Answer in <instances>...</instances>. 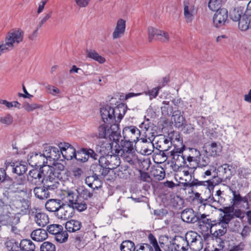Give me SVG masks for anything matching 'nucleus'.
<instances>
[{
  "instance_id": "f257e3e1",
  "label": "nucleus",
  "mask_w": 251,
  "mask_h": 251,
  "mask_svg": "<svg viewBox=\"0 0 251 251\" xmlns=\"http://www.w3.org/2000/svg\"><path fill=\"white\" fill-rule=\"evenodd\" d=\"M12 172L17 175L13 177L8 178L6 181V186L15 190V193L25 192L24 185L26 183L25 177L24 174L27 170V165L25 162H16L11 165Z\"/></svg>"
},
{
  "instance_id": "f03ea898",
  "label": "nucleus",
  "mask_w": 251,
  "mask_h": 251,
  "mask_svg": "<svg viewBox=\"0 0 251 251\" xmlns=\"http://www.w3.org/2000/svg\"><path fill=\"white\" fill-rule=\"evenodd\" d=\"M126 112V107L124 104H119L115 108L109 105L100 108L101 119L105 124H110L114 122H120Z\"/></svg>"
},
{
  "instance_id": "7ed1b4c3",
  "label": "nucleus",
  "mask_w": 251,
  "mask_h": 251,
  "mask_svg": "<svg viewBox=\"0 0 251 251\" xmlns=\"http://www.w3.org/2000/svg\"><path fill=\"white\" fill-rule=\"evenodd\" d=\"M24 32L20 28L12 29L8 32L5 38V44L0 46V55L22 42Z\"/></svg>"
},
{
  "instance_id": "20e7f679",
  "label": "nucleus",
  "mask_w": 251,
  "mask_h": 251,
  "mask_svg": "<svg viewBox=\"0 0 251 251\" xmlns=\"http://www.w3.org/2000/svg\"><path fill=\"white\" fill-rule=\"evenodd\" d=\"M225 180L219 177L218 176H214L211 179H208L205 180L200 181L198 179L191 178L189 181L184 183V186L187 187H197L203 186L208 189V193H210V189H213L214 186L219 184Z\"/></svg>"
},
{
  "instance_id": "39448f33",
  "label": "nucleus",
  "mask_w": 251,
  "mask_h": 251,
  "mask_svg": "<svg viewBox=\"0 0 251 251\" xmlns=\"http://www.w3.org/2000/svg\"><path fill=\"white\" fill-rule=\"evenodd\" d=\"M36 168L30 170L28 173V180L35 185H39L44 182L46 176L49 173L50 166L45 167Z\"/></svg>"
},
{
  "instance_id": "423d86ee",
  "label": "nucleus",
  "mask_w": 251,
  "mask_h": 251,
  "mask_svg": "<svg viewBox=\"0 0 251 251\" xmlns=\"http://www.w3.org/2000/svg\"><path fill=\"white\" fill-rule=\"evenodd\" d=\"M66 196L69 202L68 204L78 211L81 212L87 209V204L80 199L77 192L68 190L66 192Z\"/></svg>"
},
{
  "instance_id": "0eeeda50",
  "label": "nucleus",
  "mask_w": 251,
  "mask_h": 251,
  "mask_svg": "<svg viewBox=\"0 0 251 251\" xmlns=\"http://www.w3.org/2000/svg\"><path fill=\"white\" fill-rule=\"evenodd\" d=\"M188 246L193 251H199L203 247L202 239L196 232L190 231L185 236Z\"/></svg>"
},
{
  "instance_id": "6e6552de",
  "label": "nucleus",
  "mask_w": 251,
  "mask_h": 251,
  "mask_svg": "<svg viewBox=\"0 0 251 251\" xmlns=\"http://www.w3.org/2000/svg\"><path fill=\"white\" fill-rule=\"evenodd\" d=\"M27 161L32 167L36 168L45 167L47 166V159L44 154V152L37 153L36 152H30L27 156Z\"/></svg>"
},
{
  "instance_id": "1a4fd4ad",
  "label": "nucleus",
  "mask_w": 251,
  "mask_h": 251,
  "mask_svg": "<svg viewBox=\"0 0 251 251\" xmlns=\"http://www.w3.org/2000/svg\"><path fill=\"white\" fill-rule=\"evenodd\" d=\"M113 145V142L110 139L103 138L99 140L95 150L96 152L99 153L101 156H105L109 154L110 152H114Z\"/></svg>"
},
{
  "instance_id": "9d476101",
  "label": "nucleus",
  "mask_w": 251,
  "mask_h": 251,
  "mask_svg": "<svg viewBox=\"0 0 251 251\" xmlns=\"http://www.w3.org/2000/svg\"><path fill=\"white\" fill-rule=\"evenodd\" d=\"M112 154H108L105 156H101V163L105 164L106 167L110 171V170H113L119 167L121 164V160L119 156L120 155H117L115 153V149Z\"/></svg>"
},
{
  "instance_id": "9b49d317",
  "label": "nucleus",
  "mask_w": 251,
  "mask_h": 251,
  "mask_svg": "<svg viewBox=\"0 0 251 251\" xmlns=\"http://www.w3.org/2000/svg\"><path fill=\"white\" fill-rule=\"evenodd\" d=\"M148 39L151 42L153 39L159 40L163 42H167L169 40L168 33L150 26L148 29Z\"/></svg>"
},
{
  "instance_id": "f8f14e48",
  "label": "nucleus",
  "mask_w": 251,
  "mask_h": 251,
  "mask_svg": "<svg viewBox=\"0 0 251 251\" xmlns=\"http://www.w3.org/2000/svg\"><path fill=\"white\" fill-rule=\"evenodd\" d=\"M198 223L199 226L202 230L208 231L210 230L211 232V229L213 227L217 226H220V223H217L216 220H212L209 218V215H205V214H201L198 216Z\"/></svg>"
},
{
  "instance_id": "ddd939ff",
  "label": "nucleus",
  "mask_w": 251,
  "mask_h": 251,
  "mask_svg": "<svg viewBox=\"0 0 251 251\" xmlns=\"http://www.w3.org/2000/svg\"><path fill=\"white\" fill-rule=\"evenodd\" d=\"M227 18L228 11L226 8H222L217 10L213 17L214 25L217 28L224 26L227 20Z\"/></svg>"
},
{
  "instance_id": "4468645a",
  "label": "nucleus",
  "mask_w": 251,
  "mask_h": 251,
  "mask_svg": "<svg viewBox=\"0 0 251 251\" xmlns=\"http://www.w3.org/2000/svg\"><path fill=\"white\" fill-rule=\"evenodd\" d=\"M133 142L128 139L122 140L120 145L117 144L118 147H117V145L115 146V153H117V155L123 156L126 153L131 152L133 150Z\"/></svg>"
},
{
  "instance_id": "2eb2a0df",
  "label": "nucleus",
  "mask_w": 251,
  "mask_h": 251,
  "mask_svg": "<svg viewBox=\"0 0 251 251\" xmlns=\"http://www.w3.org/2000/svg\"><path fill=\"white\" fill-rule=\"evenodd\" d=\"M141 132V131L134 126H126L123 130L124 138L131 140L136 143L139 141Z\"/></svg>"
},
{
  "instance_id": "dca6fc26",
  "label": "nucleus",
  "mask_w": 251,
  "mask_h": 251,
  "mask_svg": "<svg viewBox=\"0 0 251 251\" xmlns=\"http://www.w3.org/2000/svg\"><path fill=\"white\" fill-rule=\"evenodd\" d=\"M148 239L150 244L143 243L140 245L136 251H154L152 247L154 248V251H162L158 245L157 240L152 234H149Z\"/></svg>"
},
{
  "instance_id": "f3484780",
  "label": "nucleus",
  "mask_w": 251,
  "mask_h": 251,
  "mask_svg": "<svg viewBox=\"0 0 251 251\" xmlns=\"http://www.w3.org/2000/svg\"><path fill=\"white\" fill-rule=\"evenodd\" d=\"M29 214L30 217L34 218V221L39 226L44 227L49 222L48 216L43 212H39L36 209L29 211Z\"/></svg>"
},
{
  "instance_id": "a211bd4d",
  "label": "nucleus",
  "mask_w": 251,
  "mask_h": 251,
  "mask_svg": "<svg viewBox=\"0 0 251 251\" xmlns=\"http://www.w3.org/2000/svg\"><path fill=\"white\" fill-rule=\"evenodd\" d=\"M75 209L69 204H64L63 202L60 207L57 210L55 215L58 219L66 220L74 215Z\"/></svg>"
},
{
  "instance_id": "6ab92c4d",
  "label": "nucleus",
  "mask_w": 251,
  "mask_h": 251,
  "mask_svg": "<svg viewBox=\"0 0 251 251\" xmlns=\"http://www.w3.org/2000/svg\"><path fill=\"white\" fill-rule=\"evenodd\" d=\"M167 246L176 251H185L189 247L185 238L181 236H176L173 243Z\"/></svg>"
},
{
  "instance_id": "aec40b11",
  "label": "nucleus",
  "mask_w": 251,
  "mask_h": 251,
  "mask_svg": "<svg viewBox=\"0 0 251 251\" xmlns=\"http://www.w3.org/2000/svg\"><path fill=\"white\" fill-rule=\"evenodd\" d=\"M61 154L63 158L67 160H71L75 157V149L69 143H60L59 146Z\"/></svg>"
},
{
  "instance_id": "412c9836",
  "label": "nucleus",
  "mask_w": 251,
  "mask_h": 251,
  "mask_svg": "<svg viewBox=\"0 0 251 251\" xmlns=\"http://www.w3.org/2000/svg\"><path fill=\"white\" fill-rule=\"evenodd\" d=\"M91 169L93 171V175L97 176H105L109 173L105 164L101 163V157L99 159V163L93 164L91 166Z\"/></svg>"
},
{
  "instance_id": "4be33fe9",
  "label": "nucleus",
  "mask_w": 251,
  "mask_h": 251,
  "mask_svg": "<svg viewBox=\"0 0 251 251\" xmlns=\"http://www.w3.org/2000/svg\"><path fill=\"white\" fill-rule=\"evenodd\" d=\"M43 152L47 160H57L60 158V149L57 147L47 146L44 148Z\"/></svg>"
},
{
  "instance_id": "5701e85b",
  "label": "nucleus",
  "mask_w": 251,
  "mask_h": 251,
  "mask_svg": "<svg viewBox=\"0 0 251 251\" xmlns=\"http://www.w3.org/2000/svg\"><path fill=\"white\" fill-rule=\"evenodd\" d=\"M198 216L191 208H186L181 213V218L187 223H195L198 220Z\"/></svg>"
},
{
  "instance_id": "b1692460",
  "label": "nucleus",
  "mask_w": 251,
  "mask_h": 251,
  "mask_svg": "<svg viewBox=\"0 0 251 251\" xmlns=\"http://www.w3.org/2000/svg\"><path fill=\"white\" fill-rule=\"evenodd\" d=\"M126 20L119 19L117 22L116 27L112 33L113 39L120 38L125 33L126 30Z\"/></svg>"
},
{
  "instance_id": "393cba45",
  "label": "nucleus",
  "mask_w": 251,
  "mask_h": 251,
  "mask_svg": "<svg viewBox=\"0 0 251 251\" xmlns=\"http://www.w3.org/2000/svg\"><path fill=\"white\" fill-rule=\"evenodd\" d=\"M196 10L194 5H189L186 1L184 2V16L187 23H191L194 19Z\"/></svg>"
},
{
  "instance_id": "a878e982",
  "label": "nucleus",
  "mask_w": 251,
  "mask_h": 251,
  "mask_svg": "<svg viewBox=\"0 0 251 251\" xmlns=\"http://www.w3.org/2000/svg\"><path fill=\"white\" fill-rule=\"evenodd\" d=\"M33 193L36 198L42 200L47 199L52 195L51 192L49 191L44 186L35 187Z\"/></svg>"
},
{
  "instance_id": "bb28decb",
  "label": "nucleus",
  "mask_w": 251,
  "mask_h": 251,
  "mask_svg": "<svg viewBox=\"0 0 251 251\" xmlns=\"http://www.w3.org/2000/svg\"><path fill=\"white\" fill-rule=\"evenodd\" d=\"M62 203L63 201L59 199H50L46 202L45 207L48 211L54 212L55 214Z\"/></svg>"
},
{
  "instance_id": "cd10ccee",
  "label": "nucleus",
  "mask_w": 251,
  "mask_h": 251,
  "mask_svg": "<svg viewBox=\"0 0 251 251\" xmlns=\"http://www.w3.org/2000/svg\"><path fill=\"white\" fill-rule=\"evenodd\" d=\"M172 119L174 122L175 126L178 128L182 127L185 122L183 112H181L180 110H175L173 112Z\"/></svg>"
},
{
  "instance_id": "c85d7f7f",
  "label": "nucleus",
  "mask_w": 251,
  "mask_h": 251,
  "mask_svg": "<svg viewBox=\"0 0 251 251\" xmlns=\"http://www.w3.org/2000/svg\"><path fill=\"white\" fill-rule=\"evenodd\" d=\"M47 230L39 228L34 230L30 234L32 240L37 242H42L48 238Z\"/></svg>"
},
{
  "instance_id": "c756f323",
  "label": "nucleus",
  "mask_w": 251,
  "mask_h": 251,
  "mask_svg": "<svg viewBox=\"0 0 251 251\" xmlns=\"http://www.w3.org/2000/svg\"><path fill=\"white\" fill-rule=\"evenodd\" d=\"M4 244L7 251H21L20 243L15 239L7 238Z\"/></svg>"
},
{
  "instance_id": "7c9ffc66",
  "label": "nucleus",
  "mask_w": 251,
  "mask_h": 251,
  "mask_svg": "<svg viewBox=\"0 0 251 251\" xmlns=\"http://www.w3.org/2000/svg\"><path fill=\"white\" fill-rule=\"evenodd\" d=\"M81 226V223L80 221L75 220L69 221L65 224V228L69 232H75L79 230Z\"/></svg>"
},
{
  "instance_id": "2f4dec72",
  "label": "nucleus",
  "mask_w": 251,
  "mask_h": 251,
  "mask_svg": "<svg viewBox=\"0 0 251 251\" xmlns=\"http://www.w3.org/2000/svg\"><path fill=\"white\" fill-rule=\"evenodd\" d=\"M173 160V162L178 166H187L190 169H196L195 167H189V164H187L186 162V155H184L183 153L176 154L171 155Z\"/></svg>"
},
{
  "instance_id": "473e14b6",
  "label": "nucleus",
  "mask_w": 251,
  "mask_h": 251,
  "mask_svg": "<svg viewBox=\"0 0 251 251\" xmlns=\"http://www.w3.org/2000/svg\"><path fill=\"white\" fill-rule=\"evenodd\" d=\"M20 243L21 251H35V245L30 240L22 239Z\"/></svg>"
},
{
  "instance_id": "72a5a7b5",
  "label": "nucleus",
  "mask_w": 251,
  "mask_h": 251,
  "mask_svg": "<svg viewBox=\"0 0 251 251\" xmlns=\"http://www.w3.org/2000/svg\"><path fill=\"white\" fill-rule=\"evenodd\" d=\"M244 13V8L238 7L230 11L229 17L232 21L237 22L242 18Z\"/></svg>"
},
{
  "instance_id": "f704fd0d",
  "label": "nucleus",
  "mask_w": 251,
  "mask_h": 251,
  "mask_svg": "<svg viewBox=\"0 0 251 251\" xmlns=\"http://www.w3.org/2000/svg\"><path fill=\"white\" fill-rule=\"evenodd\" d=\"M239 28L242 31H246L249 28L251 18L250 16L244 13L242 18L238 21Z\"/></svg>"
},
{
  "instance_id": "c9c22d12",
  "label": "nucleus",
  "mask_w": 251,
  "mask_h": 251,
  "mask_svg": "<svg viewBox=\"0 0 251 251\" xmlns=\"http://www.w3.org/2000/svg\"><path fill=\"white\" fill-rule=\"evenodd\" d=\"M138 146L140 147V152L142 154L150 155L153 151L154 145L152 142L149 143L138 144Z\"/></svg>"
},
{
  "instance_id": "e433bc0d",
  "label": "nucleus",
  "mask_w": 251,
  "mask_h": 251,
  "mask_svg": "<svg viewBox=\"0 0 251 251\" xmlns=\"http://www.w3.org/2000/svg\"><path fill=\"white\" fill-rule=\"evenodd\" d=\"M161 106V110L162 115L164 117L170 116L173 113V107L170 103V101L168 100H164Z\"/></svg>"
},
{
  "instance_id": "4c0bfd02",
  "label": "nucleus",
  "mask_w": 251,
  "mask_h": 251,
  "mask_svg": "<svg viewBox=\"0 0 251 251\" xmlns=\"http://www.w3.org/2000/svg\"><path fill=\"white\" fill-rule=\"evenodd\" d=\"M43 183H44L43 186L48 189L49 191L51 192V195L52 193H54L59 185L58 179H54L53 181H50L49 180H44Z\"/></svg>"
},
{
  "instance_id": "58836bf2",
  "label": "nucleus",
  "mask_w": 251,
  "mask_h": 251,
  "mask_svg": "<svg viewBox=\"0 0 251 251\" xmlns=\"http://www.w3.org/2000/svg\"><path fill=\"white\" fill-rule=\"evenodd\" d=\"M86 53L87 57L94 59L100 64H102L105 61V58L99 55L95 50H87Z\"/></svg>"
},
{
  "instance_id": "ea45409f",
  "label": "nucleus",
  "mask_w": 251,
  "mask_h": 251,
  "mask_svg": "<svg viewBox=\"0 0 251 251\" xmlns=\"http://www.w3.org/2000/svg\"><path fill=\"white\" fill-rule=\"evenodd\" d=\"M8 178H10V177L8 176L5 170L0 169V183H2V186L5 189L9 191L11 193H15V190L11 189L8 186H6V181L8 180Z\"/></svg>"
},
{
  "instance_id": "a19ab883",
  "label": "nucleus",
  "mask_w": 251,
  "mask_h": 251,
  "mask_svg": "<svg viewBox=\"0 0 251 251\" xmlns=\"http://www.w3.org/2000/svg\"><path fill=\"white\" fill-rule=\"evenodd\" d=\"M207 150L208 151L206 150V151L209 153V155L212 156H216L221 151V147L220 145H218L215 142L212 143L208 147Z\"/></svg>"
},
{
  "instance_id": "79ce46f5",
  "label": "nucleus",
  "mask_w": 251,
  "mask_h": 251,
  "mask_svg": "<svg viewBox=\"0 0 251 251\" xmlns=\"http://www.w3.org/2000/svg\"><path fill=\"white\" fill-rule=\"evenodd\" d=\"M79 197L81 199H83L82 201L88 200L89 199L92 198L93 193L90 192L85 187H82L79 189V191L77 190Z\"/></svg>"
},
{
  "instance_id": "37998d69",
  "label": "nucleus",
  "mask_w": 251,
  "mask_h": 251,
  "mask_svg": "<svg viewBox=\"0 0 251 251\" xmlns=\"http://www.w3.org/2000/svg\"><path fill=\"white\" fill-rule=\"evenodd\" d=\"M64 165L60 163H54L52 167H50L49 172H50V174H52L53 176H56V175L58 176L60 174V172L64 170Z\"/></svg>"
},
{
  "instance_id": "c03bdc74",
  "label": "nucleus",
  "mask_w": 251,
  "mask_h": 251,
  "mask_svg": "<svg viewBox=\"0 0 251 251\" xmlns=\"http://www.w3.org/2000/svg\"><path fill=\"white\" fill-rule=\"evenodd\" d=\"M120 250L121 251H134V243L130 240H125L121 244Z\"/></svg>"
},
{
  "instance_id": "a18cd8bd",
  "label": "nucleus",
  "mask_w": 251,
  "mask_h": 251,
  "mask_svg": "<svg viewBox=\"0 0 251 251\" xmlns=\"http://www.w3.org/2000/svg\"><path fill=\"white\" fill-rule=\"evenodd\" d=\"M125 162L129 163L132 166L136 165L137 162V157L135 154L130 153H126L123 156Z\"/></svg>"
},
{
  "instance_id": "49530a36",
  "label": "nucleus",
  "mask_w": 251,
  "mask_h": 251,
  "mask_svg": "<svg viewBox=\"0 0 251 251\" xmlns=\"http://www.w3.org/2000/svg\"><path fill=\"white\" fill-rule=\"evenodd\" d=\"M238 176L240 179H248L251 171L250 169L245 168H239L237 171Z\"/></svg>"
},
{
  "instance_id": "de8ad7c7",
  "label": "nucleus",
  "mask_w": 251,
  "mask_h": 251,
  "mask_svg": "<svg viewBox=\"0 0 251 251\" xmlns=\"http://www.w3.org/2000/svg\"><path fill=\"white\" fill-rule=\"evenodd\" d=\"M99 136L100 138H108L109 134V128L106 125H102L99 127Z\"/></svg>"
},
{
  "instance_id": "09e8293b",
  "label": "nucleus",
  "mask_w": 251,
  "mask_h": 251,
  "mask_svg": "<svg viewBox=\"0 0 251 251\" xmlns=\"http://www.w3.org/2000/svg\"><path fill=\"white\" fill-rule=\"evenodd\" d=\"M63 229V227L61 225L53 224L50 225L47 227L48 231L51 234L55 235L59 232L62 231Z\"/></svg>"
},
{
  "instance_id": "8fccbe9b",
  "label": "nucleus",
  "mask_w": 251,
  "mask_h": 251,
  "mask_svg": "<svg viewBox=\"0 0 251 251\" xmlns=\"http://www.w3.org/2000/svg\"><path fill=\"white\" fill-rule=\"evenodd\" d=\"M222 0H210L208 6L209 9L213 11H217L221 8Z\"/></svg>"
},
{
  "instance_id": "3c124183",
  "label": "nucleus",
  "mask_w": 251,
  "mask_h": 251,
  "mask_svg": "<svg viewBox=\"0 0 251 251\" xmlns=\"http://www.w3.org/2000/svg\"><path fill=\"white\" fill-rule=\"evenodd\" d=\"M84 155L87 156L88 158L90 157L95 160L97 159L98 157V152H95L94 151L91 149L82 148L81 150Z\"/></svg>"
},
{
  "instance_id": "603ef678",
  "label": "nucleus",
  "mask_w": 251,
  "mask_h": 251,
  "mask_svg": "<svg viewBox=\"0 0 251 251\" xmlns=\"http://www.w3.org/2000/svg\"><path fill=\"white\" fill-rule=\"evenodd\" d=\"M41 251H55V245L50 242H45L40 246Z\"/></svg>"
},
{
  "instance_id": "864d4df0",
  "label": "nucleus",
  "mask_w": 251,
  "mask_h": 251,
  "mask_svg": "<svg viewBox=\"0 0 251 251\" xmlns=\"http://www.w3.org/2000/svg\"><path fill=\"white\" fill-rule=\"evenodd\" d=\"M56 240L59 243L65 242L68 239V235L66 231H64L63 229L61 231L59 232L55 235Z\"/></svg>"
},
{
  "instance_id": "5fc2aeb1",
  "label": "nucleus",
  "mask_w": 251,
  "mask_h": 251,
  "mask_svg": "<svg viewBox=\"0 0 251 251\" xmlns=\"http://www.w3.org/2000/svg\"><path fill=\"white\" fill-rule=\"evenodd\" d=\"M196 161L198 162V167L202 168L208 166L210 163V159L207 156L204 155L201 158L200 156Z\"/></svg>"
},
{
  "instance_id": "6e6d98bb",
  "label": "nucleus",
  "mask_w": 251,
  "mask_h": 251,
  "mask_svg": "<svg viewBox=\"0 0 251 251\" xmlns=\"http://www.w3.org/2000/svg\"><path fill=\"white\" fill-rule=\"evenodd\" d=\"M197 122L198 125L202 127H206L211 123L210 117H199Z\"/></svg>"
},
{
  "instance_id": "4d7b16f0",
  "label": "nucleus",
  "mask_w": 251,
  "mask_h": 251,
  "mask_svg": "<svg viewBox=\"0 0 251 251\" xmlns=\"http://www.w3.org/2000/svg\"><path fill=\"white\" fill-rule=\"evenodd\" d=\"M121 137V131H112L108 134V139H110L112 142H115L117 144Z\"/></svg>"
},
{
  "instance_id": "13d9d810",
  "label": "nucleus",
  "mask_w": 251,
  "mask_h": 251,
  "mask_svg": "<svg viewBox=\"0 0 251 251\" xmlns=\"http://www.w3.org/2000/svg\"><path fill=\"white\" fill-rule=\"evenodd\" d=\"M233 219V215L224 214L223 216H221L219 223H220V225H223L225 226V225L226 226Z\"/></svg>"
},
{
  "instance_id": "bf43d9fd",
  "label": "nucleus",
  "mask_w": 251,
  "mask_h": 251,
  "mask_svg": "<svg viewBox=\"0 0 251 251\" xmlns=\"http://www.w3.org/2000/svg\"><path fill=\"white\" fill-rule=\"evenodd\" d=\"M21 212L23 214H26L29 209L30 206V201L25 199H23L21 200Z\"/></svg>"
},
{
  "instance_id": "052dcab7",
  "label": "nucleus",
  "mask_w": 251,
  "mask_h": 251,
  "mask_svg": "<svg viewBox=\"0 0 251 251\" xmlns=\"http://www.w3.org/2000/svg\"><path fill=\"white\" fill-rule=\"evenodd\" d=\"M52 11H49L48 13L45 14V16L40 18V21L38 25L37 29L40 28L51 17L52 15Z\"/></svg>"
},
{
  "instance_id": "680f3d73",
  "label": "nucleus",
  "mask_w": 251,
  "mask_h": 251,
  "mask_svg": "<svg viewBox=\"0 0 251 251\" xmlns=\"http://www.w3.org/2000/svg\"><path fill=\"white\" fill-rule=\"evenodd\" d=\"M221 228L218 229L214 231L213 235L216 238H219L221 236H223L226 232V226H224L223 225H221Z\"/></svg>"
},
{
  "instance_id": "e2e57ef3",
  "label": "nucleus",
  "mask_w": 251,
  "mask_h": 251,
  "mask_svg": "<svg viewBox=\"0 0 251 251\" xmlns=\"http://www.w3.org/2000/svg\"><path fill=\"white\" fill-rule=\"evenodd\" d=\"M153 175L158 180H162L165 176V171L161 167L154 171Z\"/></svg>"
},
{
  "instance_id": "0e129e2a",
  "label": "nucleus",
  "mask_w": 251,
  "mask_h": 251,
  "mask_svg": "<svg viewBox=\"0 0 251 251\" xmlns=\"http://www.w3.org/2000/svg\"><path fill=\"white\" fill-rule=\"evenodd\" d=\"M23 107L28 112L39 108V106L37 104L35 103L29 104L28 102L24 103Z\"/></svg>"
},
{
  "instance_id": "69168bd1",
  "label": "nucleus",
  "mask_w": 251,
  "mask_h": 251,
  "mask_svg": "<svg viewBox=\"0 0 251 251\" xmlns=\"http://www.w3.org/2000/svg\"><path fill=\"white\" fill-rule=\"evenodd\" d=\"M161 88V87L158 86L148 90L147 94L149 95L150 99L155 98L157 96L159 91Z\"/></svg>"
},
{
  "instance_id": "338daca9",
  "label": "nucleus",
  "mask_w": 251,
  "mask_h": 251,
  "mask_svg": "<svg viewBox=\"0 0 251 251\" xmlns=\"http://www.w3.org/2000/svg\"><path fill=\"white\" fill-rule=\"evenodd\" d=\"M0 122L7 125H11L13 122V118L10 114H7L5 116L0 118Z\"/></svg>"
},
{
  "instance_id": "774afa93",
  "label": "nucleus",
  "mask_w": 251,
  "mask_h": 251,
  "mask_svg": "<svg viewBox=\"0 0 251 251\" xmlns=\"http://www.w3.org/2000/svg\"><path fill=\"white\" fill-rule=\"evenodd\" d=\"M189 154L194 157V160L197 161L198 158L201 156V153L199 150L195 148H189Z\"/></svg>"
}]
</instances>
